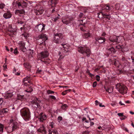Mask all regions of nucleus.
<instances>
[{"label": "nucleus", "mask_w": 134, "mask_h": 134, "mask_svg": "<svg viewBox=\"0 0 134 134\" xmlns=\"http://www.w3.org/2000/svg\"><path fill=\"white\" fill-rule=\"evenodd\" d=\"M96 41H98L100 43H102L105 41V39L103 37H100L99 38H95Z\"/></svg>", "instance_id": "19"}, {"label": "nucleus", "mask_w": 134, "mask_h": 134, "mask_svg": "<svg viewBox=\"0 0 134 134\" xmlns=\"http://www.w3.org/2000/svg\"><path fill=\"white\" fill-rule=\"evenodd\" d=\"M47 118V116L44 113H41L39 115V119L40 121L43 122L44 120H46Z\"/></svg>", "instance_id": "15"}, {"label": "nucleus", "mask_w": 134, "mask_h": 134, "mask_svg": "<svg viewBox=\"0 0 134 134\" xmlns=\"http://www.w3.org/2000/svg\"><path fill=\"white\" fill-rule=\"evenodd\" d=\"M53 36V41L55 43L61 44L65 43L66 41V39L62 33H54Z\"/></svg>", "instance_id": "1"}, {"label": "nucleus", "mask_w": 134, "mask_h": 134, "mask_svg": "<svg viewBox=\"0 0 134 134\" xmlns=\"http://www.w3.org/2000/svg\"><path fill=\"white\" fill-rule=\"evenodd\" d=\"M32 79V77L29 75L26 76L24 78L23 81V82L24 83V85L27 86V83H28L32 84L31 81Z\"/></svg>", "instance_id": "8"}, {"label": "nucleus", "mask_w": 134, "mask_h": 134, "mask_svg": "<svg viewBox=\"0 0 134 134\" xmlns=\"http://www.w3.org/2000/svg\"><path fill=\"white\" fill-rule=\"evenodd\" d=\"M119 103L121 105H125V104L124 103H122L121 101H120L119 102Z\"/></svg>", "instance_id": "63"}, {"label": "nucleus", "mask_w": 134, "mask_h": 134, "mask_svg": "<svg viewBox=\"0 0 134 134\" xmlns=\"http://www.w3.org/2000/svg\"><path fill=\"white\" fill-rule=\"evenodd\" d=\"M12 15V13L9 11H7L4 14L3 17L6 19H9L11 17Z\"/></svg>", "instance_id": "16"}, {"label": "nucleus", "mask_w": 134, "mask_h": 134, "mask_svg": "<svg viewBox=\"0 0 134 134\" xmlns=\"http://www.w3.org/2000/svg\"><path fill=\"white\" fill-rule=\"evenodd\" d=\"M59 18L57 16L56 17H55V18H53V19H52V20L53 21H54L55 22H56L59 19Z\"/></svg>", "instance_id": "46"}, {"label": "nucleus", "mask_w": 134, "mask_h": 134, "mask_svg": "<svg viewBox=\"0 0 134 134\" xmlns=\"http://www.w3.org/2000/svg\"><path fill=\"white\" fill-rule=\"evenodd\" d=\"M18 52L17 48H15L13 52L14 54L15 55H16L18 53Z\"/></svg>", "instance_id": "44"}, {"label": "nucleus", "mask_w": 134, "mask_h": 134, "mask_svg": "<svg viewBox=\"0 0 134 134\" xmlns=\"http://www.w3.org/2000/svg\"><path fill=\"white\" fill-rule=\"evenodd\" d=\"M5 6V5L3 3H0V9H2Z\"/></svg>", "instance_id": "43"}, {"label": "nucleus", "mask_w": 134, "mask_h": 134, "mask_svg": "<svg viewBox=\"0 0 134 134\" xmlns=\"http://www.w3.org/2000/svg\"><path fill=\"white\" fill-rule=\"evenodd\" d=\"M16 24L18 25L19 26H23V27H20V30H22V29H24V27L25 25V23L20 19H19L16 22Z\"/></svg>", "instance_id": "12"}, {"label": "nucleus", "mask_w": 134, "mask_h": 134, "mask_svg": "<svg viewBox=\"0 0 134 134\" xmlns=\"http://www.w3.org/2000/svg\"><path fill=\"white\" fill-rule=\"evenodd\" d=\"M99 106L100 107H104V105H102L101 103H99Z\"/></svg>", "instance_id": "62"}, {"label": "nucleus", "mask_w": 134, "mask_h": 134, "mask_svg": "<svg viewBox=\"0 0 134 134\" xmlns=\"http://www.w3.org/2000/svg\"><path fill=\"white\" fill-rule=\"evenodd\" d=\"M96 79L97 81H99L100 79V77L98 75H97L96 76Z\"/></svg>", "instance_id": "47"}, {"label": "nucleus", "mask_w": 134, "mask_h": 134, "mask_svg": "<svg viewBox=\"0 0 134 134\" xmlns=\"http://www.w3.org/2000/svg\"><path fill=\"white\" fill-rule=\"evenodd\" d=\"M22 35L23 36H24L25 38H26L27 37V36L26 34H23Z\"/></svg>", "instance_id": "60"}, {"label": "nucleus", "mask_w": 134, "mask_h": 134, "mask_svg": "<svg viewBox=\"0 0 134 134\" xmlns=\"http://www.w3.org/2000/svg\"><path fill=\"white\" fill-rule=\"evenodd\" d=\"M3 125L1 124H0V134H2L3 133Z\"/></svg>", "instance_id": "31"}, {"label": "nucleus", "mask_w": 134, "mask_h": 134, "mask_svg": "<svg viewBox=\"0 0 134 134\" xmlns=\"http://www.w3.org/2000/svg\"><path fill=\"white\" fill-rule=\"evenodd\" d=\"M68 107L67 105L66 104H64L61 106L62 109L64 110H66Z\"/></svg>", "instance_id": "33"}, {"label": "nucleus", "mask_w": 134, "mask_h": 134, "mask_svg": "<svg viewBox=\"0 0 134 134\" xmlns=\"http://www.w3.org/2000/svg\"><path fill=\"white\" fill-rule=\"evenodd\" d=\"M40 102V100L36 98L32 101V103L33 105H35L36 106L35 107L36 108H38L40 106L39 103Z\"/></svg>", "instance_id": "14"}, {"label": "nucleus", "mask_w": 134, "mask_h": 134, "mask_svg": "<svg viewBox=\"0 0 134 134\" xmlns=\"http://www.w3.org/2000/svg\"><path fill=\"white\" fill-rule=\"evenodd\" d=\"M35 13L36 15H39L43 14L44 10L42 7H40L38 9H34Z\"/></svg>", "instance_id": "10"}, {"label": "nucleus", "mask_w": 134, "mask_h": 134, "mask_svg": "<svg viewBox=\"0 0 134 134\" xmlns=\"http://www.w3.org/2000/svg\"><path fill=\"white\" fill-rule=\"evenodd\" d=\"M78 51L85 57L86 56L88 57L91 53V51L88 48L85 46L80 47L78 48Z\"/></svg>", "instance_id": "3"}, {"label": "nucleus", "mask_w": 134, "mask_h": 134, "mask_svg": "<svg viewBox=\"0 0 134 134\" xmlns=\"http://www.w3.org/2000/svg\"><path fill=\"white\" fill-rule=\"evenodd\" d=\"M90 123H86V125L87 126H86V127H87V129H88L90 126Z\"/></svg>", "instance_id": "59"}, {"label": "nucleus", "mask_w": 134, "mask_h": 134, "mask_svg": "<svg viewBox=\"0 0 134 134\" xmlns=\"http://www.w3.org/2000/svg\"><path fill=\"white\" fill-rule=\"evenodd\" d=\"M85 23H84V24H80V25H83V26H84V27H81L80 28V30H81V31H83V32H85V31H86V30H85V27L84 26V24H85Z\"/></svg>", "instance_id": "34"}, {"label": "nucleus", "mask_w": 134, "mask_h": 134, "mask_svg": "<svg viewBox=\"0 0 134 134\" xmlns=\"http://www.w3.org/2000/svg\"><path fill=\"white\" fill-rule=\"evenodd\" d=\"M103 17L104 18H105L108 20H110V15L109 14H104L101 13Z\"/></svg>", "instance_id": "21"}, {"label": "nucleus", "mask_w": 134, "mask_h": 134, "mask_svg": "<svg viewBox=\"0 0 134 134\" xmlns=\"http://www.w3.org/2000/svg\"><path fill=\"white\" fill-rule=\"evenodd\" d=\"M68 92L67 91H66V90H65V91L63 92L62 93V95L64 96Z\"/></svg>", "instance_id": "56"}, {"label": "nucleus", "mask_w": 134, "mask_h": 134, "mask_svg": "<svg viewBox=\"0 0 134 134\" xmlns=\"http://www.w3.org/2000/svg\"><path fill=\"white\" fill-rule=\"evenodd\" d=\"M24 97V95L22 96L19 94H18V95L17 98L18 99L21 100Z\"/></svg>", "instance_id": "36"}, {"label": "nucleus", "mask_w": 134, "mask_h": 134, "mask_svg": "<svg viewBox=\"0 0 134 134\" xmlns=\"http://www.w3.org/2000/svg\"><path fill=\"white\" fill-rule=\"evenodd\" d=\"M8 111V109L7 108L3 109L2 110V112L3 113H7Z\"/></svg>", "instance_id": "38"}, {"label": "nucleus", "mask_w": 134, "mask_h": 134, "mask_svg": "<svg viewBox=\"0 0 134 134\" xmlns=\"http://www.w3.org/2000/svg\"><path fill=\"white\" fill-rule=\"evenodd\" d=\"M16 13H20V14H23L24 13V11L23 9L20 10H16Z\"/></svg>", "instance_id": "28"}, {"label": "nucleus", "mask_w": 134, "mask_h": 134, "mask_svg": "<svg viewBox=\"0 0 134 134\" xmlns=\"http://www.w3.org/2000/svg\"><path fill=\"white\" fill-rule=\"evenodd\" d=\"M99 103L98 101L97 100H96L95 101V104L97 106L98 105V104H99Z\"/></svg>", "instance_id": "61"}, {"label": "nucleus", "mask_w": 134, "mask_h": 134, "mask_svg": "<svg viewBox=\"0 0 134 134\" xmlns=\"http://www.w3.org/2000/svg\"><path fill=\"white\" fill-rule=\"evenodd\" d=\"M73 20V18L72 17H67L63 19L62 20V22L64 24L67 25Z\"/></svg>", "instance_id": "9"}, {"label": "nucleus", "mask_w": 134, "mask_h": 134, "mask_svg": "<svg viewBox=\"0 0 134 134\" xmlns=\"http://www.w3.org/2000/svg\"><path fill=\"white\" fill-rule=\"evenodd\" d=\"M118 37L116 36H114L112 37H111L109 38V40L110 41L112 42H118Z\"/></svg>", "instance_id": "17"}, {"label": "nucleus", "mask_w": 134, "mask_h": 134, "mask_svg": "<svg viewBox=\"0 0 134 134\" xmlns=\"http://www.w3.org/2000/svg\"><path fill=\"white\" fill-rule=\"evenodd\" d=\"M124 48V46L122 45H121L120 44L118 46H116V48L118 49H122Z\"/></svg>", "instance_id": "39"}, {"label": "nucleus", "mask_w": 134, "mask_h": 134, "mask_svg": "<svg viewBox=\"0 0 134 134\" xmlns=\"http://www.w3.org/2000/svg\"><path fill=\"white\" fill-rule=\"evenodd\" d=\"M62 45V47H60L63 50H64V53H66L69 50L68 48V46L66 44V42H65V43H63L61 44Z\"/></svg>", "instance_id": "13"}, {"label": "nucleus", "mask_w": 134, "mask_h": 134, "mask_svg": "<svg viewBox=\"0 0 134 134\" xmlns=\"http://www.w3.org/2000/svg\"><path fill=\"white\" fill-rule=\"evenodd\" d=\"M105 88L106 91L109 93H111L113 91V88H106L105 87Z\"/></svg>", "instance_id": "25"}, {"label": "nucleus", "mask_w": 134, "mask_h": 134, "mask_svg": "<svg viewBox=\"0 0 134 134\" xmlns=\"http://www.w3.org/2000/svg\"><path fill=\"white\" fill-rule=\"evenodd\" d=\"M49 98L52 99L54 100H55L56 99L55 97L54 96H49Z\"/></svg>", "instance_id": "48"}, {"label": "nucleus", "mask_w": 134, "mask_h": 134, "mask_svg": "<svg viewBox=\"0 0 134 134\" xmlns=\"http://www.w3.org/2000/svg\"><path fill=\"white\" fill-rule=\"evenodd\" d=\"M108 50L111 51V52H115V49L113 47L109 48Z\"/></svg>", "instance_id": "45"}, {"label": "nucleus", "mask_w": 134, "mask_h": 134, "mask_svg": "<svg viewBox=\"0 0 134 134\" xmlns=\"http://www.w3.org/2000/svg\"><path fill=\"white\" fill-rule=\"evenodd\" d=\"M62 116H59L58 118V121L59 122L60 121L62 120Z\"/></svg>", "instance_id": "53"}, {"label": "nucleus", "mask_w": 134, "mask_h": 134, "mask_svg": "<svg viewBox=\"0 0 134 134\" xmlns=\"http://www.w3.org/2000/svg\"><path fill=\"white\" fill-rule=\"evenodd\" d=\"M47 93L48 94H52L53 93H54V92L52 91H51V90H48L47 91Z\"/></svg>", "instance_id": "40"}, {"label": "nucleus", "mask_w": 134, "mask_h": 134, "mask_svg": "<svg viewBox=\"0 0 134 134\" xmlns=\"http://www.w3.org/2000/svg\"><path fill=\"white\" fill-rule=\"evenodd\" d=\"M114 64L116 66L119 68L120 66V63L118 61L116 60L114 62Z\"/></svg>", "instance_id": "30"}, {"label": "nucleus", "mask_w": 134, "mask_h": 134, "mask_svg": "<svg viewBox=\"0 0 134 134\" xmlns=\"http://www.w3.org/2000/svg\"><path fill=\"white\" fill-rule=\"evenodd\" d=\"M19 48L21 51L24 52H25L26 51V49L25 46L20 47Z\"/></svg>", "instance_id": "37"}, {"label": "nucleus", "mask_w": 134, "mask_h": 134, "mask_svg": "<svg viewBox=\"0 0 134 134\" xmlns=\"http://www.w3.org/2000/svg\"><path fill=\"white\" fill-rule=\"evenodd\" d=\"M126 118V116L123 115L120 118V119L121 120H122L125 119Z\"/></svg>", "instance_id": "51"}, {"label": "nucleus", "mask_w": 134, "mask_h": 134, "mask_svg": "<svg viewBox=\"0 0 134 134\" xmlns=\"http://www.w3.org/2000/svg\"><path fill=\"white\" fill-rule=\"evenodd\" d=\"M54 123L53 122H52L50 123L49 126L51 127L52 128L53 127V126Z\"/></svg>", "instance_id": "54"}, {"label": "nucleus", "mask_w": 134, "mask_h": 134, "mask_svg": "<svg viewBox=\"0 0 134 134\" xmlns=\"http://www.w3.org/2000/svg\"><path fill=\"white\" fill-rule=\"evenodd\" d=\"M49 134H58L57 131L55 130L49 131Z\"/></svg>", "instance_id": "29"}, {"label": "nucleus", "mask_w": 134, "mask_h": 134, "mask_svg": "<svg viewBox=\"0 0 134 134\" xmlns=\"http://www.w3.org/2000/svg\"><path fill=\"white\" fill-rule=\"evenodd\" d=\"M17 124L16 123H13L12 127V130L11 132H12L14 130H15L17 128Z\"/></svg>", "instance_id": "26"}, {"label": "nucleus", "mask_w": 134, "mask_h": 134, "mask_svg": "<svg viewBox=\"0 0 134 134\" xmlns=\"http://www.w3.org/2000/svg\"><path fill=\"white\" fill-rule=\"evenodd\" d=\"M33 91V89L32 88L31 86H29L28 88L27 87L26 90L24 91L29 93H30Z\"/></svg>", "instance_id": "24"}, {"label": "nucleus", "mask_w": 134, "mask_h": 134, "mask_svg": "<svg viewBox=\"0 0 134 134\" xmlns=\"http://www.w3.org/2000/svg\"><path fill=\"white\" fill-rule=\"evenodd\" d=\"M97 82L95 81L94 82L93 84V87H96L97 86Z\"/></svg>", "instance_id": "52"}, {"label": "nucleus", "mask_w": 134, "mask_h": 134, "mask_svg": "<svg viewBox=\"0 0 134 134\" xmlns=\"http://www.w3.org/2000/svg\"><path fill=\"white\" fill-rule=\"evenodd\" d=\"M49 53L46 50L41 52L39 56L41 57V58H47L49 55Z\"/></svg>", "instance_id": "11"}, {"label": "nucleus", "mask_w": 134, "mask_h": 134, "mask_svg": "<svg viewBox=\"0 0 134 134\" xmlns=\"http://www.w3.org/2000/svg\"><path fill=\"white\" fill-rule=\"evenodd\" d=\"M19 48L25 46V44L24 42L22 41H20L19 43Z\"/></svg>", "instance_id": "27"}, {"label": "nucleus", "mask_w": 134, "mask_h": 134, "mask_svg": "<svg viewBox=\"0 0 134 134\" xmlns=\"http://www.w3.org/2000/svg\"><path fill=\"white\" fill-rule=\"evenodd\" d=\"M16 6L20 9L26 6L27 3L23 0H17L15 2Z\"/></svg>", "instance_id": "6"}, {"label": "nucleus", "mask_w": 134, "mask_h": 134, "mask_svg": "<svg viewBox=\"0 0 134 134\" xmlns=\"http://www.w3.org/2000/svg\"><path fill=\"white\" fill-rule=\"evenodd\" d=\"M24 65L25 67L28 71H30L31 68V65L28 63H25L24 64Z\"/></svg>", "instance_id": "22"}, {"label": "nucleus", "mask_w": 134, "mask_h": 134, "mask_svg": "<svg viewBox=\"0 0 134 134\" xmlns=\"http://www.w3.org/2000/svg\"><path fill=\"white\" fill-rule=\"evenodd\" d=\"M16 69L15 68H14V70L13 72L15 74V75H20V73L18 72H16Z\"/></svg>", "instance_id": "35"}, {"label": "nucleus", "mask_w": 134, "mask_h": 134, "mask_svg": "<svg viewBox=\"0 0 134 134\" xmlns=\"http://www.w3.org/2000/svg\"><path fill=\"white\" fill-rule=\"evenodd\" d=\"M37 131L40 133H42L44 134L46 133L45 127L43 125H42L40 128L37 130Z\"/></svg>", "instance_id": "18"}, {"label": "nucleus", "mask_w": 134, "mask_h": 134, "mask_svg": "<svg viewBox=\"0 0 134 134\" xmlns=\"http://www.w3.org/2000/svg\"><path fill=\"white\" fill-rule=\"evenodd\" d=\"M91 36V34L89 31L87 33H84L82 35L83 38L85 39L89 38Z\"/></svg>", "instance_id": "20"}, {"label": "nucleus", "mask_w": 134, "mask_h": 134, "mask_svg": "<svg viewBox=\"0 0 134 134\" xmlns=\"http://www.w3.org/2000/svg\"><path fill=\"white\" fill-rule=\"evenodd\" d=\"M33 53V52H32V51H31V52H30V54H31V55H29V58H31L33 57V55L32 54Z\"/></svg>", "instance_id": "55"}, {"label": "nucleus", "mask_w": 134, "mask_h": 134, "mask_svg": "<svg viewBox=\"0 0 134 134\" xmlns=\"http://www.w3.org/2000/svg\"><path fill=\"white\" fill-rule=\"evenodd\" d=\"M104 9H106V10H108L110 9V7L108 5H105L104 6Z\"/></svg>", "instance_id": "42"}, {"label": "nucleus", "mask_w": 134, "mask_h": 134, "mask_svg": "<svg viewBox=\"0 0 134 134\" xmlns=\"http://www.w3.org/2000/svg\"><path fill=\"white\" fill-rule=\"evenodd\" d=\"M45 26L46 25L43 23L40 24L35 26V29L36 31L41 32L45 30Z\"/></svg>", "instance_id": "7"}, {"label": "nucleus", "mask_w": 134, "mask_h": 134, "mask_svg": "<svg viewBox=\"0 0 134 134\" xmlns=\"http://www.w3.org/2000/svg\"><path fill=\"white\" fill-rule=\"evenodd\" d=\"M116 87L118 91L121 93L123 94L127 93V88L122 84L118 83Z\"/></svg>", "instance_id": "5"}, {"label": "nucleus", "mask_w": 134, "mask_h": 134, "mask_svg": "<svg viewBox=\"0 0 134 134\" xmlns=\"http://www.w3.org/2000/svg\"><path fill=\"white\" fill-rule=\"evenodd\" d=\"M117 114L119 116L122 117V116L123 115V113H118Z\"/></svg>", "instance_id": "58"}, {"label": "nucleus", "mask_w": 134, "mask_h": 134, "mask_svg": "<svg viewBox=\"0 0 134 134\" xmlns=\"http://www.w3.org/2000/svg\"><path fill=\"white\" fill-rule=\"evenodd\" d=\"M13 95L12 93H8L5 96L7 98H10Z\"/></svg>", "instance_id": "32"}, {"label": "nucleus", "mask_w": 134, "mask_h": 134, "mask_svg": "<svg viewBox=\"0 0 134 134\" xmlns=\"http://www.w3.org/2000/svg\"><path fill=\"white\" fill-rule=\"evenodd\" d=\"M122 129L125 130L126 131L128 132V133H129V130H128V129H127L126 127H122Z\"/></svg>", "instance_id": "49"}, {"label": "nucleus", "mask_w": 134, "mask_h": 134, "mask_svg": "<svg viewBox=\"0 0 134 134\" xmlns=\"http://www.w3.org/2000/svg\"><path fill=\"white\" fill-rule=\"evenodd\" d=\"M3 67H4V70L5 71L6 70V69H7V65L5 64H4V65L3 66Z\"/></svg>", "instance_id": "57"}, {"label": "nucleus", "mask_w": 134, "mask_h": 134, "mask_svg": "<svg viewBox=\"0 0 134 134\" xmlns=\"http://www.w3.org/2000/svg\"><path fill=\"white\" fill-rule=\"evenodd\" d=\"M36 39L38 40V42L40 43V44L45 45V41L48 40V37L46 34H42L36 37Z\"/></svg>", "instance_id": "4"}, {"label": "nucleus", "mask_w": 134, "mask_h": 134, "mask_svg": "<svg viewBox=\"0 0 134 134\" xmlns=\"http://www.w3.org/2000/svg\"><path fill=\"white\" fill-rule=\"evenodd\" d=\"M89 75L90 77H92V76H93L94 75L93 74H91V73H90L89 72Z\"/></svg>", "instance_id": "64"}, {"label": "nucleus", "mask_w": 134, "mask_h": 134, "mask_svg": "<svg viewBox=\"0 0 134 134\" xmlns=\"http://www.w3.org/2000/svg\"><path fill=\"white\" fill-rule=\"evenodd\" d=\"M20 114L24 119L26 121L30 119V112L29 109L27 108H24L20 110Z\"/></svg>", "instance_id": "2"}, {"label": "nucleus", "mask_w": 134, "mask_h": 134, "mask_svg": "<svg viewBox=\"0 0 134 134\" xmlns=\"http://www.w3.org/2000/svg\"><path fill=\"white\" fill-rule=\"evenodd\" d=\"M89 118V120H90V126H91L92 125H94V123L93 122L91 121V119L88 116H87Z\"/></svg>", "instance_id": "41"}, {"label": "nucleus", "mask_w": 134, "mask_h": 134, "mask_svg": "<svg viewBox=\"0 0 134 134\" xmlns=\"http://www.w3.org/2000/svg\"><path fill=\"white\" fill-rule=\"evenodd\" d=\"M48 3L51 5L54 4L55 5L58 3V0H50L48 1Z\"/></svg>", "instance_id": "23"}, {"label": "nucleus", "mask_w": 134, "mask_h": 134, "mask_svg": "<svg viewBox=\"0 0 134 134\" xmlns=\"http://www.w3.org/2000/svg\"><path fill=\"white\" fill-rule=\"evenodd\" d=\"M82 120L83 121H85V122L86 123H88V121L86 120V119L85 118H83L82 119Z\"/></svg>", "instance_id": "50"}]
</instances>
